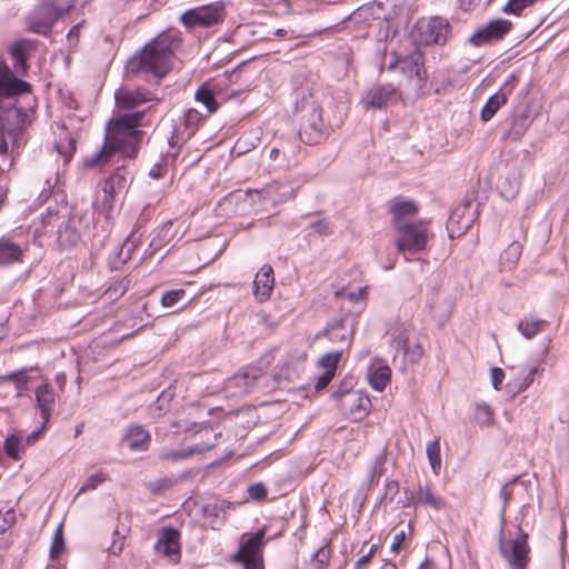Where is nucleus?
<instances>
[{
	"label": "nucleus",
	"instance_id": "a19ab883",
	"mask_svg": "<svg viewBox=\"0 0 569 569\" xmlns=\"http://www.w3.org/2000/svg\"><path fill=\"white\" fill-rule=\"evenodd\" d=\"M341 355V351L329 352L320 359L319 365L325 369V371H330V373L335 375Z\"/></svg>",
	"mask_w": 569,
	"mask_h": 569
},
{
	"label": "nucleus",
	"instance_id": "2eb2a0df",
	"mask_svg": "<svg viewBox=\"0 0 569 569\" xmlns=\"http://www.w3.org/2000/svg\"><path fill=\"white\" fill-rule=\"evenodd\" d=\"M154 550L170 562L178 563L181 557L179 531L172 527L162 528L158 535Z\"/></svg>",
	"mask_w": 569,
	"mask_h": 569
},
{
	"label": "nucleus",
	"instance_id": "dca6fc26",
	"mask_svg": "<svg viewBox=\"0 0 569 569\" xmlns=\"http://www.w3.org/2000/svg\"><path fill=\"white\" fill-rule=\"evenodd\" d=\"M251 200L256 202H269L272 206L284 202L295 196V190L291 186L274 181L264 186L260 190L249 192Z\"/></svg>",
	"mask_w": 569,
	"mask_h": 569
},
{
	"label": "nucleus",
	"instance_id": "4468645a",
	"mask_svg": "<svg viewBox=\"0 0 569 569\" xmlns=\"http://www.w3.org/2000/svg\"><path fill=\"white\" fill-rule=\"evenodd\" d=\"M202 120V114L191 108L188 109L180 118L179 122L174 124L172 136L169 140L171 147L180 146L193 137Z\"/></svg>",
	"mask_w": 569,
	"mask_h": 569
},
{
	"label": "nucleus",
	"instance_id": "c9c22d12",
	"mask_svg": "<svg viewBox=\"0 0 569 569\" xmlns=\"http://www.w3.org/2000/svg\"><path fill=\"white\" fill-rule=\"evenodd\" d=\"M427 457L432 471L438 475L441 469L440 439L437 438L427 446Z\"/></svg>",
	"mask_w": 569,
	"mask_h": 569
},
{
	"label": "nucleus",
	"instance_id": "f257e3e1",
	"mask_svg": "<svg viewBox=\"0 0 569 569\" xmlns=\"http://www.w3.org/2000/svg\"><path fill=\"white\" fill-rule=\"evenodd\" d=\"M33 49L31 40L21 39L16 41L9 49L13 60V70L0 60V153L6 154L9 150L10 139L12 142L19 134V126L22 122L23 113L17 108V97L31 91L30 83L20 79L28 73L27 54Z\"/></svg>",
	"mask_w": 569,
	"mask_h": 569
},
{
	"label": "nucleus",
	"instance_id": "412c9836",
	"mask_svg": "<svg viewBox=\"0 0 569 569\" xmlns=\"http://www.w3.org/2000/svg\"><path fill=\"white\" fill-rule=\"evenodd\" d=\"M412 326L409 321H402L401 319H395L387 329V336L390 338V345L397 351L402 350L407 353L408 340L411 332Z\"/></svg>",
	"mask_w": 569,
	"mask_h": 569
},
{
	"label": "nucleus",
	"instance_id": "4d7b16f0",
	"mask_svg": "<svg viewBox=\"0 0 569 569\" xmlns=\"http://www.w3.org/2000/svg\"><path fill=\"white\" fill-rule=\"evenodd\" d=\"M13 520H14V512L12 510L7 511L2 519L3 523H0V531L1 532L6 531L11 526Z\"/></svg>",
	"mask_w": 569,
	"mask_h": 569
},
{
	"label": "nucleus",
	"instance_id": "864d4df0",
	"mask_svg": "<svg viewBox=\"0 0 569 569\" xmlns=\"http://www.w3.org/2000/svg\"><path fill=\"white\" fill-rule=\"evenodd\" d=\"M46 426L47 425L42 423V427L40 429L32 431L30 435L23 438L24 446L27 447L36 443L39 440L40 436L42 435L43 430L46 429Z\"/></svg>",
	"mask_w": 569,
	"mask_h": 569
},
{
	"label": "nucleus",
	"instance_id": "7c9ffc66",
	"mask_svg": "<svg viewBox=\"0 0 569 569\" xmlns=\"http://www.w3.org/2000/svg\"><path fill=\"white\" fill-rule=\"evenodd\" d=\"M507 102V94L502 91H498L491 96L486 104L483 106L480 118L482 121H489L496 112Z\"/></svg>",
	"mask_w": 569,
	"mask_h": 569
},
{
	"label": "nucleus",
	"instance_id": "5fc2aeb1",
	"mask_svg": "<svg viewBox=\"0 0 569 569\" xmlns=\"http://www.w3.org/2000/svg\"><path fill=\"white\" fill-rule=\"evenodd\" d=\"M367 295V288L366 287H362V288H359L357 291H350L346 295V297L350 300V301H358L360 299H363Z\"/></svg>",
	"mask_w": 569,
	"mask_h": 569
},
{
	"label": "nucleus",
	"instance_id": "1a4fd4ad",
	"mask_svg": "<svg viewBox=\"0 0 569 569\" xmlns=\"http://www.w3.org/2000/svg\"><path fill=\"white\" fill-rule=\"evenodd\" d=\"M450 33V24L439 17L422 18L417 21L411 36L419 44H445Z\"/></svg>",
	"mask_w": 569,
	"mask_h": 569
},
{
	"label": "nucleus",
	"instance_id": "b1692460",
	"mask_svg": "<svg viewBox=\"0 0 569 569\" xmlns=\"http://www.w3.org/2000/svg\"><path fill=\"white\" fill-rule=\"evenodd\" d=\"M122 441L132 451H146L149 448L151 436L143 427L134 425L127 429Z\"/></svg>",
	"mask_w": 569,
	"mask_h": 569
},
{
	"label": "nucleus",
	"instance_id": "9d476101",
	"mask_svg": "<svg viewBox=\"0 0 569 569\" xmlns=\"http://www.w3.org/2000/svg\"><path fill=\"white\" fill-rule=\"evenodd\" d=\"M130 179L127 174L116 171L103 182V198L100 203V210L108 218L113 212L114 203L118 198L127 190Z\"/></svg>",
	"mask_w": 569,
	"mask_h": 569
},
{
	"label": "nucleus",
	"instance_id": "79ce46f5",
	"mask_svg": "<svg viewBox=\"0 0 569 569\" xmlns=\"http://www.w3.org/2000/svg\"><path fill=\"white\" fill-rule=\"evenodd\" d=\"M106 481V476L102 471H99V472H96L93 475H91L84 482L83 485L79 488L78 492H77V497L87 492V491H90V490H93L96 489L100 483L104 482Z\"/></svg>",
	"mask_w": 569,
	"mask_h": 569
},
{
	"label": "nucleus",
	"instance_id": "39448f33",
	"mask_svg": "<svg viewBox=\"0 0 569 569\" xmlns=\"http://www.w3.org/2000/svg\"><path fill=\"white\" fill-rule=\"evenodd\" d=\"M295 112L300 118L299 137L308 144L319 143L326 136L319 101L313 93L303 94L296 101Z\"/></svg>",
	"mask_w": 569,
	"mask_h": 569
},
{
	"label": "nucleus",
	"instance_id": "8fccbe9b",
	"mask_svg": "<svg viewBox=\"0 0 569 569\" xmlns=\"http://www.w3.org/2000/svg\"><path fill=\"white\" fill-rule=\"evenodd\" d=\"M503 379H505V373H503L502 369H500V368L491 369V382L496 390L501 389V383H502Z\"/></svg>",
	"mask_w": 569,
	"mask_h": 569
},
{
	"label": "nucleus",
	"instance_id": "f8f14e48",
	"mask_svg": "<svg viewBox=\"0 0 569 569\" xmlns=\"http://www.w3.org/2000/svg\"><path fill=\"white\" fill-rule=\"evenodd\" d=\"M512 23L506 19H495L479 27L477 31L469 37L468 41L475 47L491 44L505 38L511 30Z\"/></svg>",
	"mask_w": 569,
	"mask_h": 569
},
{
	"label": "nucleus",
	"instance_id": "0e129e2a",
	"mask_svg": "<svg viewBox=\"0 0 569 569\" xmlns=\"http://www.w3.org/2000/svg\"><path fill=\"white\" fill-rule=\"evenodd\" d=\"M56 382L62 389L64 387V383H66V376H64V373L57 375Z\"/></svg>",
	"mask_w": 569,
	"mask_h": 569
},
{
	"label": "nucleus",
	"instance_id": "a18cd8bd",
	"mask_svg": "<svg viewBox=\"0 0 569 569\" xmlns=\"http://www.w3.org/2000/svg\"><path fill=\"white\" fill-rule=\"evenodd\" d=\"M531 2L532 0H509L503 7V11L519 16L525 8L531 4Z\"/></svg>",
	"mask_w": 569,
	"mask_h": 569
},
{
	"label": "nucleus",
	"instance_id": "69168bd1",
	"mask_svg": "<svg viewBox=\"0 0 569 569\" xmlns=\"http://www.w3.org/2000/svg\"><path fill=\"white\" fill-rule=\"evenodd\" d=\"M418 569H436L433 563L431 561H429L428 559L420 565V567Z\"/></svg>",
	"mask_w": 569,
	"mask_h": 569
},
{
	"label": "nucleus",
	"instance_id": "7ed1b4c3",
	"mask_svg": "<svg viewBox=\"0 0 569 569\" xmlns=\"http://www.w3.org/2000/svg\"><path fill=\"white\" fill-rule=\"evenodd\" d=\"M180 44V32L169 29L146 44L139 54L133 56L127 62V69L130 72H151L162 78L172 68V59Z\"/></svg>",
	"mask_w": 569,
	"mask_h": 569
},
{
	"label": "nucleus",
	"instance_id": "6e6d98bb",
	"mask_svg": "<svg viewBox=\"0 0 569 569\" xmlns=\"http://www.w3.org/2000/svg\"><path fill=\"white\" fill-rule=\"evenodd\" d=\"M58 152L64 157L66 160H69L76 150V141L73 139L69 140V146L67 150H62L59 144H57Z\"/></svg>",
	"mask_w": 569,
	"mask_h": 569
},
{
	"label": "nucleus",
	"instance_id": "603ef678",
	"mask_svg": "<svg viewBox=\"0 0 569 569\" xmlns=\"http://www.w3.org/2000/svg\"><path fill=\"white\" fill-rule=\"evenodd\" d=\"M333 377H335V375L330 373V371H325L318 378V380L316 382V389L318 391L325 389L330 383V381L332 380Z\"/></svg>",
	"mask_w": 569,
	"mask_h": 569
},
{
	"label": "nucleus",
	"instance_id": "a211bd4d",
	"mask_svg": "<svg viewBox=\"0 0 569 569\" xmlns=\"http://www.w3.org/2000/svg\"><path fill=\"white\" fill-rule=\"evenodd\" d=\"M396 89L391 84H377L362 97L363 106L372 109H383L393 101Z\"/></svg>",
	"mask_w": 569,
	"mask_h": 569
},
{
	"label": "nucleus",
	"instance_id": "13d9d810",
	"mask_svg": "<svg viewBox=\"0 0 569 569\" xmlns=\"http://www.w3.org/2000/svg\"><path fill=\"white\" fill-rule=\"evenodd\" d=\"M459 1H460V7L465 11H471L482 2V0H459Z\"/></svg>",
	"mask_w": 569,
	"mask_h": 569
},
{
	"label": "nucleus",
	"instance_id": "e2e57ef3",
	"mask_svg": "<svg viewBox=\"0 0 569 569\" xmlns=\"http://www.w3.org/2000/svg\"><path fill=\"white\" fill-rule=\"evenodd\" d=\"M149 174H150L152 178H154V179H159V178H161V177H162L161 168H160V167H158V168H152V169L150 170V173H149Z\"/></svg>",
	"mask_w": 569,
	"mask_h": 569
},
{
	"label": "nucleus",
	"instance_id": "4c0bfd02",
	"mask_svg": "<svg viewBox=\"0 0 569 569\" xmlns=\"http://www.w3.org/2000/svg\"><path fill=\"white\" fill-rule=\"evenodd\" d=\"M196 100L201 102L209 113H212L218 109V102L214 99L213 92L206 87H201L197 90Z\"/></svg>",
	"mask_w": 569,
	"mask_h": 569
},
{
	"label": "nucleus",
	"instance_id": "5701e85b",
	"mask_svg": "<svg viewBox=\"0 0 569 569\" xmlns=\"http://www.w3.org/2000/svg\"><path fill=\"white\" fill-rule=\"evenodd\" d=\"M34 393L37 407L40 410L43 425H47L54 406V391L48 382H44L36 388Z\"/></svg>",
	"mask_w": 569,
	"mask_h": 569
},
{
	"label": "nucleus",
	"instance_id": "6e6552de",
	"mask_svg": "<svg viewBox=\"0 0 569 569\" xmlns=\"http://www.w3.org/2000/svg\"><path fill=\"white\" fill-rule=\"evenodd\" d=\"M396 230L398 232L397 250L405 254H415L423 251L428 240L432 237L425 221L401 226Z\"/></svg>",
	"mask_w": 569,
	"mask_h": 569
},
{
	"label": "nucleus",
	"instance_id": "ddd939ff",
	"mask_svg": "<svg viewBox=\"0 0 569 569\" xmlns=\"http://www.w3.org/2000/svg\"><path fill=\"white\" fill-rule=\"evenodd\" d=\"M264 535V529H260L241 542L240 549L236 555V559L242 562L243 569H260V549L263 545Z\"/></svg>",
	"mask_w": 569,
	"mask_h": 569
},
{
	"label": "nucleus",
	"instance_id": "f3484780",
	"mask_svg": "<svg viewBox=\"0 0 569 569\" xmlns=\"http://www.w3.org/2000/svg\"><path fill=\"white\" fill-rule=\"evenodd\" d=\"M392 214V223L396 229L410 224L409 220L418 213V206L415 201L405 198H395L389 203Z\"/></svg>",
	"mask_w": 569,
	"mask_h": 569
},
{
	"label": "nucleus",
	"instance_id": "052dcab7",
	"mask_svg": "<svg viewBox=\"0 0 569 569\" xmlns=\"http://www.w3.org/2000/svg\"><path fill=\"white\" fill-rule=\"evenodd\" d=\"M280 156H286V152L284 150H281L279 148H272L270 150V153H269V157L273 160H279L280 159Z\"/></svg>",
	"mask_w": 569,
	"mask_h": 569
},
{
	"label": "nucleus",
	"instance_id": "338daca9",
	"mask_svg": "<svg viewBox=\"0 0 569 569\" xmlns=\"http://www.w3.org/2000/svg\"><path fill=\"white\" fill-rule=\"evenodd\" d=\"M286 34H287V30H284V29H277L274 31V36L279 37V38H281V37L286 36Z\"/></svg>",
	"mask_w": 569,
	"mask_h": 569
},
{
	"label": "nucleus",
	"instance_id": "58836bf2",
	"mask_svg": "<svg viewBox=\"0 0 569 569\" xmlns=\"http://www.w3.org/2000/svg\"><path fill=\"white\" fill-rule=\"evenodd\" d=\"M64 551V539H63V531L62 526L60 525L53 536L51 549H50V557L51 559H59L60 556Z\"/></svg>",
	"mask_w": 569,
	"mask_h": 569
},
{
	"label": "nucleus",
	"instance_id": "c756f323",
	"mask_svg": "<svg viewBox=\"0 0 569 569\" xmlns=\"http://www.w3.org/2000/svg\"><path fill=\"white\" fill-rule=\"evenodd\" d=\"M22 256L21 248L9 239H0V264L19 261Z\"/></svg>",
	"mask_w": 569,
	"mask_h": 569
},
{
	"label": "nucleus",
	"instance_id": "a878e982",
	"mask_svg": "<svg viewBox=\"0 0 569 569\" xmlns=\"http://www.w3.org/2000/svg\"><path fill=\"white\" fill-rule=\"evenodd\" d=\"M398 67L408 78L416 77L419 81L423 78V56L418 50L402 59H399Z\"/></svg>",
	"mask_w": 569,
	"mask_h": 569
},
{
	"label": "nucleus",
	"instance_id": "2f4dec72",
	"mask_svg": "<svg viewBox=\"0 0 569 569\" xmlns=\"http://www.w3.org/2000/svg\"><path fill=\"white\" fill-rule=\"evenodd\" d=\"M26 446L20 432H14L7 437L4 441V451L11 459L19 460L24 453Z\"/></svg>",
	"mask_w": 569,
	"mask_h": 569
},
{
	"label": "nucleus",
	"instance_id": "09e8293b",
	"mask_svg": "<svg viewBox=\"0 0 569 569\" xmlns=\"http://www.w3.org/2000/svg\"><path fill=\"white\" fill-rule=\"evenodd\" d=\"M405 540H406L405 531L401 530L399 532H396L392 538L391 546H390L391 551L395 553H398L401 550Z\"/></svg>",
	"mask_w": 569,
	"mask_h": 569
},
{
	"label": "nucleus",
	"instance_id": "aec40b11",
	"mask_svg": "<svg viewBox=\"0 0 569 569\" xmlns=\"http://www.w3.org/2000/svg\"><path fill=\"white\" fill-rule=\"evenodd\" d=\"M370 405V399L357 391L346 392L340 402L341 409L348 412L356 420H360L366 417Z\"/></svg>",
	"mask_w": 569,
	"mask_h": 569
},
{
	"label": "nucleus",
	"instance_id": "393cba45",
	"mask_svg": "<svg viewBox=\"0 0 569 569\" xmlns=\"http://www.w3.org/2000/svg\"><path fill=\"white\" fill-rule=\"evenodd\" d=\"M214 447V443L210 445H196L184 449H162L159 452V459L161 461L177 462L180 460L188 459L193 455L203 453Z\"/></svg>",
	"mask_w": 569,
	"mask_h": 569
},
{
	"label": "nucleus",
	"instance_id": "680f3d73",
	"mask_svg": "<svg viewBox=\"0 0 569 569\" xmlns=\"http://www.w3.org/2000/svg\"><path fill=\"white\" fill-rule=\"evenodd\" d=\"M68 40L71 42L73 39L77 40L79 37V24L74 26L68 33Z\"/></svg>",
	"mask_w": 569,
	"mask_h": 569
},
{
	"label": "nucleus",
	"instance_id": "37998d69",
	"mask_svg": "<svg viewBox=\"0 0 569 569\" xmlns=\"http://www.w3.org/2000/svg\"><path fill=\"white\" fill-rule=\"evenodd\" d=\"M328 337L331 341H341L347 345H349V332L343 328L342 325H336L332 326L330 329H328Z\"/></svg>",
	"mask_w": 569,
	"mask_h": 569
},
{
	"label": "nucleus",
	"instance_id": "c03bdc74",
	"mask_svg": "<svg viewBox=\"0 0 569 569\" xmlns=\"http://www.w3.org/2000/svg\"><path fill=\"white\" fill-rule=\"evenodd\" d=\"M186 296V291L183 289L171 290L163 293L161 298V303L163 307L171 308L177 305L183 297Z\"/></svg>",
	"mask_w": 569,
	"mask_h": 569
},
{
	"label": "nucleus",
	"instance_id": "3c124183",
	"mask_svg": "<svg viewBox=\"0 0 569 569\" xmlns=\"http://www.w3.org/2000/svg\"><path fill=\"white\" fill-rule=\"evenodd\" d=\"M310 229L319 234L330 233V226L325 220H317L310 223Z\"/></svg>",
	"mask_w": 569,
	"mask_h": 569
},
{
	"label": "nucleus",
	"instance_id": "20e7f679",
	"mask_svg": "<svg viewBox=\"0 0 569 569\" xmlns=\"http://www.w3.org/2000/svg\"><path fill=\"white\" fill-rule=\"evenodd\" d=\"M518 477L506 483L500 490L502 508L500 512V530L498 536V548L500 556L508 563L510 569H526L530 561V547L528 545V533L518 526V532L515 539L507 543L505 541L506 509L512 497V487Z\"/></svg>",
	"mask_w": 569,
	"mask_h": 569
},
{
	"label": "nucleus",
	"instance_id": "bb28decb",
	"mask_svg": "<svg viewBox=\"0 0 569 569\" xmlns=\"http://www.w3.org/2000/svg\"><path fill=\"white\" fill-rule=\"evenodd\" d=\"M520 180V172L516 168L510 169L499 179V193L507 200L513 199L519 192Z\"/></svg>",
	"mask_w": 569,
	"mask_h": 569
},
{
	"label": "nucleus",
	"instance_id": "f704fd0d",
	"mask_svg": "<svg viewBox=\"0 0 569 569\" xmlns=\"http://www.w3.org/2000/svg\"><path fill=\"white\" fill-rule=\"evenodd\" d=\"M473 421L480 427H490L495 422L493 410L485 402L477 403L473 413Z\"/></svg>",
	"mask_w": 569,
	"mask_h": 569
},
{
	"label": "nucleus",
	"instance_id": "f03ea898",
	"mask_svg": "<svg viewBox=\"0 0 569 569\" xmlns=\"http://www.w3.org/2000/svg\"><path fill=\"white\" fill-rule=\"evenodd\" d=\"M146 111L120 114L112 118L106 127L102 149L84 160L87 167L107 162L116 152L126 157H134L143 132L139 127L144 124Z\"/></svg>",
	"mask_w": 569,
	"mask_h": 569
},
{
	"label": "nucleus",
	"instance_id": "6ab92c4d",
	"mask_svg": "<svg viewBox=\"0 0 569 569\" xmlns=\"http://www.w3.org/2000/svg\"><path fill=\"white\" fill-rule=\"evenodd\" d=\"M260 376L261 373L259 369H246L229 378L226 383V388L227 390L232 391L234 396L248 393Z\"/></svg>",
	"mask_w": 569,
	"mask_h": 569
},
{
	"label": "nucleus",
	"instance_id": "4be33fe9",
	"mask_svg": "<svg viewBox=\"0 0 569 569\" xmlns=\"http://www.w3.org/2000/svg\"><path fill=\"white\" fill-rule=\"evenodd\" d=\"M274 284V278H273V269L269 264H264L261 267V269L257 272L254 281H253V293L254 297L259 301L267 300L273 289Z\"/></svg>",
	"mask_w": 569,
	"mask_h": 569
},
{
	"label": "nucleus",
	"instance_id": "72a5a7b5",
	"mask_svg": "<svg viewBox=\"0 0 569 569\" xmlns=\"http://www.w3.org/2000/svg\"><path fill=\"white\" fill-rule=\"evenodd\" d=\"M521 256L519 242L510 243L500 256V264L503 269H512Z\"/></svg>",
	"mask_w": 569,
	"mask_h": 569
},
{
	"label": "nucleus",
	"instance_id": "bf43d9fd",
	"mask_svg": "<svg viewBox=\"0 0 569 569\" xmlns=\"http://www.w3.org/2000/svg\"><path fill=\"white\" fill-rule=\"evenodd\" d=\"M371 558H372V557H371V556H370V553H368V552H367L366 555L361 556V557L358 559V561H357V567H358L359 569L363 568L365 566H367V565L371 561Z\"/></svg>",
	"mask_w": 569,
	"mask_h": 569
},
{
	"label": "nucleus",
	"instance_id": "774afa93",
	"mask_svg": "<svg viewBox=\"0 0 569 569\" xmlns=\"http://www.w3.org/2000/svg\"><path fill=\"white\" fill-rule=\"evenodd\" d=\"M82 428H83V425H80V426L77 427V429H76V435L77 436L82 432Z\"/></svg>",
	"mask_w": 569,
	"mask_h": 569
},
{
	"label": "nucleus",
	"instance_id": "de8ad7c7",
	"mask_svg": "<svg viewBox=\"0 0 569 569\" xmlns=\"http://www.w3.org/2000/svg\"><path fill=\"white\" fill-rule=\"evenodd\" d=\"M113 535L116 538L113 539L109 548V551L112 555L117 556L123 550L126 537L123 535H120L118 530H114Z\"/></svg>",
	"mask_w": 569,
	"mask_h": 569
},
{
	"label": "nucleus",
	"instance_id": "cd10ccee",
	"mask_svg": "<svg viewBox=\"0 0 569 569\" xmlns=\"http://www.w3.org/2000/svg\"><path fill=\"white\" fill-rule=\"evenodd\" d=\"M412 501L415 506H429L433 510H440L446 507L443 498L435 495L428 483L419 486L412 495Z\"/></svg>",
	"mask_w": 569,
	"mask_h": 569
},
{
	"label": "nucleus",
	"instance_id": "423d86ee",
	"mask_svg": "<svg viewBox=\"0 0 569 569\" xmlns=\"http://www.w3.org/2000/svg\"><path fill=\"white\" fill-rule=\"evenodd\" d=\"M72 8L71 0H63L57 4V0H43L29 16V27L32 31L47 34L52 26Z\"/></svg>",
	"mask_w": 569,
	"mask_h": 569
},
{
	"label": "nucleus",
	"instance_id": "49530a36",
	"mask_svg": "<svg viewBox=\"0 0 569 569\" xmlns=\"http://www.w3.org/2000/svg\"><path fill=\"white\" fill-rule=\"evenodd\" d=\"M248 495L254 500H261L267 496V488L263 483H254L248 488Z\"/></svg>",
	"mask_w": 569,
	"mask_h": 569
},
{
	"label": "nucleus",
	"instance_id": "c85d7f7f",
	"mask_svg": "<svg viewBox=\"0 0 569 569\" xmlns=\"http://www.w3.org/2000/svg\"><path fill=\"white\" fill-rule=\"evenodd\" d=\"M390 377L391 370L388 366H371L368 369L369 383L378 391H382L386 388L390 381Z\"/></svg>",
	"mask_w": 569,
	"mask_h": 569
},
{
	"label": "nucleus",
	"instance_id": "473e14b6",
	"mask_svg": "<svg viewBox=\"0 0 569 569\" xmlns=\"http://www.w3.org/2000/svg\"><path fill=\"white\" fill-rule=\"evenodd\" d=\"M545 325H546L545 320L533 319V318H525L518 322L517 329L526 339H531L536 335H538L539 332L542 331Z\"/></svg>",
	"mask_w": 569,
	"mask_h": 569
},
{
	"label": "nucleus",
	"instance_id": "0eeeda50",
	"mask_svg": "<svg viewBox=\"0 0 569 569\" xmlns=\"http://www.w3.org/2000/svg\"><path fill=\"white\" fill-rule=\"evenodd\" d=\"M227 11L223 2L217 1L184 11L180 22L187 29L211 28L222 23Z\"/></svg>",
	"mask_w": 569,
	"mask_h": 569
},
{
	"label": "nucleus",
	"instance_id": "9b49d317",
	"mask_svg": "<svg viewBox=\"0 0 569 569\" xmlns=\"http://www.w3.org/2000/svg\"><path fill=\"white\" fill-rule=\"evenodd\" d=\"M116 106L119 110H131L147 102L158 103L160 98L150 90L141 87H121L114 92Z\"/></svg>",
	"mask_w": 569,
	"mask_h": 569
},
{
	"label": "nucleus",
	"instance_id": "e433bc0d",
	"mask_svg": "<svg viewBox=\"0 0 569 569\" xmlns=\"http://www.w3.org/2000/svg\"><path fill=\"white\" fill-rule=\"evenodd\" d=\"M233 506L231 502L226 500L216 501L213 503H208L204 507V512L208 517L216 518L214 521H212L211 527L216 528V525H219L218 518H220L221 513H224L228 509H232Z\"/></svg>",
	"mask_w": 569,
	"mask_h": 569
},
{
	"label": "nucleus",
	"instance_id": "ea45409f",
	"mask_svg": "<svg viewBox=\"0 0 569 569\" xmlns=\"http://www.w3.org/2000/svg\"><path fill=\"white\" fill-rule=\"evenodd\" d=\"M4 381H13L18 391H22L26 388L28 382V377L26 376V369L17 370L6 376L0 377V383Z\"/></svg>",
	"mask_w": 569,
	"mask_h": 569
}]
</instances>
